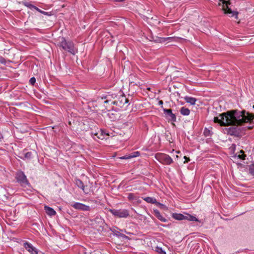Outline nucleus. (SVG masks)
I'll use <instances>...</instances> for the list:
<instances>
[{"instance_id":"obj_1","label":"nucleus","mask_w":254,"mask_h":254,"mask_svg":"<svg viewBox=\"0 0 254 254\" xmlns=\"http://www.w3.org/2000/svg\"><path fill=\"white\" fill-rule=\"evenodd\" d=\"M249 122H254V115L245 111L231 110L214 118V122L221 126H239Z\"/></svg>"},{"instance_id":"obj_2","label":"nucleus","mask_w":254,"mask_h":254,"mask_svg":"<svg viewBox=\"0 0 254 254\" xmlns=\"http://www.w3.org/2000/svg\"><path fill=\"white\" fill-rule=\"evenodd\" d=\"M60 46L64 50L67 51L72 55H75L77 53V49L74 47V44L71 42L66 41L64 38H62Z\"/></svg>"},{"instance_id":"obj_3","label":"nucleus","mask_w":254,"mask_h":254,"mask_svg":"<svg viewBox=\"0 0 254 254\" xmlns=\"http://www.w3.org/2000/svg\"><path fill=\"white\" fill-rule=\"evenodd\" d=\"M155 159L164 165H170L173 161L171 157L167 154L158 153L155 155Z\"/></svg>"},{"instance_id":"obj_4","label":"nucleus","mask_w":254,"mask_h":254,"mask_svg":"<svg viewBox=\"0 0 254 254\" xmlns=\"http://www.w3.org/2000/svg\"><path fill=\"white\" fill-rule=\"evenodd\" d=\"M114 104L116 105L120 108H126L128 105V100L125 95L120 96L117 100L113 102Z\"/></svg>"},{"instance_id":"obj_5","label":"nucleus","mask_w":254,"mask_h":254,"mask_svg":"<svg viewBox=\"0 0 254 254\" xmlns=\"http://www.w3.org/2000/svg\"><path fill=\"white\" fill-rule=\"evenodd\" d=\"M109 211L115 217L119 218H127L129 216L127 209H110Z\"/></svg>"},{"instance_id":"obj_6","label":"nucleus","mask_w":254,"mask_h":254,"mask_svg":"<svg viewBox=\"0 0 254 254\" xmlns=\"http://www.w3.org/2000/svg\"><path fill=\"white\" fill-rule=\"evenodd\" d=\"M230 0H220V1H222V8L224 10L225 13L227 14H231V16H235L236 18H237L238 13L236 11H233L231 10L230 8H229L228 5L230 4L229 2Z\"/></svg>"},{"instance_id":"obj_7","label":"nucleus","mask_w":254,"mask_h":254,"mask_svg":"<svg viewBox=\"0 0 254 254\" xmlns=\"http://www.w3.org/2000/svg\"><path fill=\"white\" fill-rule=\"evenodd\" d=\"M15 178L17 181L22 185L28 184L26 176L22 171H18L16 174Z\"/></svg>"},{"instance_id":"obj_8","label":"nucleus","mask_w":254,"mask_h":254,"mask_svg":"<svg viewBox=\"0 0 254 254\" xmlns=\"http://www.w3.org/2000/svg\"><path fill=\"white\" fill-rule=\"evenodd\" d=\"M71 206L75 209L80 211H90L91 209L89 206L80 202H73L71 204Z\"/></svg>"},{"instance_id":"obj_9","label":"nucleus","mask_w":254,"mask_h":254,"mask_svg":"<svg viewBox=\"0 0 254 254\" xmlns=\"http://www.w3.org/2000/svg\"><path fill=\"white\" fill-rule=\"evenodd\" d=\"M163 111L165 115V117L168 121L173 122H176V115L172 113V110L164 109Z\"/></svg>"},{"instance_id":"obj_10","label":"nucleus","mask_w":254,"mask_h":254,"mask_svg":"<svg viewBox=\"0 0 254 254\" xmlns=\"http://www.w3.org/2000/svg\"><path fill=\"white\" fill-rule=\"evenodd\" d=\"M25 249L31 254H38L37 249L34 247L31 244L28 242H25L23 244Z\"/></svg>"},{"instance_id":"obj_11","label":"nucleus","mask_w":254,"mask_h":254,"mask_svg":"<svg viewBox=\"0 0 254 254\" xmlns=\"http://www.w3.org/2000/svg\"><path fill=\"white\" fill-rule=\"evenodd\" d=\"M139 155L140 153L138 151H135L130 153V154L126 155L124 156L121 157L120 158L121 159H128L133 157L139 156Z\"/></svg>"},{"instance_id":"obj_12","label":"nucleus","mask_w":254,"mask_h":254,"mask_svg":"<svg viewBox=\"0 0 254 254\" xmlns=\"http://www.w3.org/2000/svg\"><path fill=\"white\" fill-rule=\"evenodd\" d=\"M92 135L94 139H103L105 138V134L103 133L102 131L100 130L98 132L92 133Z\"/></svg>"},{"instance_id":"obj_13","label":"nucleus","mask_w":254,"mask_h":254,"mask_svg":"<svg viewBox=\"0 0 254 254\" xmlns=\"http://www.w3.org/2000/svg\"><path fill=\"white\" fill-rule=\"evenodd\" d=\"M75 184L79 188H80L85 193H88V191L85 190V186L81 180L76 179L75 180Z\"/></svg>"},{"instance_id":"obj_14","label":"nucleus","mask_w":254,"mask_h":254,"mask_svg":"<svg viewBox=\"0 0 254 254\" xmlns=\"http://www.w3.org/2000/svg\"><path fill=\"white\" fill-rule=\"evenodd\" d=\"M146 202L152 204H156L157 205H161V203L158 202L156 199L154 197H145L142 198Z\"/></svg>"},{"instance_id":"obj_15","label":"nucleus","mask_w":254,"mask_h":254,"mask_svg":"<svg viewBox=\"0 0 254 254\" xmlns=\"http://www.w3.org/2000/svg\"><path fill=\"white\" fill-rule=\"evenodd\" d=\"M44 209L48 215L52 216H54L56 214V211L50 207H49L48 206H45Z\"/></svg>"},{"instance_id":"obj_16","label":"nucleus","mask_w":254,"mask_h":254,"mask_svg":"<svg viewBox=\"0 0 254 254\" xmlns=\"http://www.w3.org/2000/svg\"><path fill=\"white\" fill-rule=\"evenodd\" d=\"M172 217L178 220H183L186 219V214L183 215L180 213H173L172 214Z\"/></svg>"},{"instance_id":"obj_17","label":"nucleus","mask_w":254,"mask_h":254,"mask_svg":"<svg viewBox=\"0 0 254 254\" xmlns=\"http://www.w3.org/2000/svg\"><path fill=\"white\" fill-rule=\"evenodd\" d=\"M155 216L161 221L166 222L167 221V219L163 217L160 212L158 210H155L154 211Z\"/></svg>"},{"instance_id":"obj_18","label":"nucleus","mask_w":254,"mask_h":254,"mask_svg":"<svg viewBox=\"0 0 254 254\" xmlns=\"http://www.w3.org/2000/svg\"><path fill=\"white\" fill-rule=\"evenodd\" d=\"M184 99L187 103H190L192 105H195L196 101V99L195 98L190 96H186Z\"/></svg>"},{"instance_id":"obj_19","label":"nucleus","mask_w":254,"mask_h":254,"mask_svg":"<svg viewBox=\"0 0 254 254\" xmlns=\"http://www.w3.org/2000/svg\"><path fill=\"white\" fill-rule=\"evenodd\" d=\"M180 113L182 115L188 116L190 113V111L188 108L183 107L180 109Z\"/></svg>"},{"instance_id":"obj_20","label":"nucleus","mask_w":254,"mask_h":254,"mask_svg":"<svg viewBox=\"0 0 254 254\" xmlns=\"http://www.w3.org/2000/svg\"><path fill=\"white\" fill-rule=\"evenodd\" d=\"M185 220H188L189 221H199L198 219L196 218L195 216L191 215L189 214H186V219Z\"/></svg>"},{"instance_id":"obj_21","label":"nucleus","mask_w":254,"mask_h":254,"mask_svg":"<svg viewBox=\"0 0 254 254\" xmlns=\"http://www.w3.org/2000/svg\"><path fill=\"white\" fill-rule=\"evenodd\" d=\"M235 157H237L238 158H240L242 160H245L246 155L244 154V151L243 150H241L240 153L238 155H236Z\"/></svg>"},{"instance_id":"obj_22","label":"nucleus","mask_w":254,"mask_h":254,"mask_svg":"<svg viewBox=\"0 0 254 254\" xmlns=\"http://www.w3.org/2000/svg\"><path fill=\"white\" fill-rule=\"evenodd\" d=\"M155 251L159 254H166L165 251L162 248L157 246L155 248Z\"/></svg>"},{"instance_id":"obj_23","label":"nucleus","mask_w":254,"mask_h":254,"mask_svg":"<svg viewBox=\"0 0 254 254\" xmlns=\"http://www.w3.org/2000/svg\"><path fill=\"white\" fill-rule=\"evenodd\" d=\"M32 157V153L31 152H27L24 153V158L27 159H30Z\"/></svg>"},{"instance_id":"obj_24","label":"nucleus","mask_w":254,"mask_h":254,"mask_svg":"<svg viewBox=\"0 0 254 254\" xmlns=\"http://www.w3.org/2000/svg\"><path fill=\"white\" fill-rule=\"evenodd\" d=\"M173 38L172 37H167V38H161L159 40L160 42H165L167 40H169V41H172Z\"/></svg>"},{"instance_id":"obj_25","label":"nucleus","mask_w":254,"mask_h":254,"mask_svg":"<svg viewBox=\"0 0 254 254\" xmlns=\"http://www.w3.org/2000/svg\"><path fill=\"white\" fill-rule=\"evenodd\" d=\"M204 135L205 136H208L210 135V131L206 128H205L203 131Z\"/></svg>"},{"instance_id":"obj_26","label":"nucleus","mask_w":254,"mask_h":254,"mask_svg":"<svg viewBox=\"0 0 254 254\" xmlns=\"http://www.w3.org/2000/svg\"><path fill=\"white\" fill-rule=\"evenodd\" d=\"M127 198L130 200H132L134 199L135 196L132 193H129L128 194Z\"/></svg>"},{"instance_id":"obj_27","label":"nucleus","mask_w":254,"mask_h":254,"mask_svg":"<svg viewBox=\"0 0 254 254\" xmlns=\"http://www.w3.org/2000/svg\"><path fill=\"white\" fill-rule=\"evenodd\" d=\"M250 173L254 175V164L251 165L250 167Z\"/></svg>"},{"instance_id":"obj_28","label":"nucleus","mask_w":254,"mask_h":254,"mask_svg":"<svg viewBox=\"0 0 254 254\" xmlns=\"http://www.w3.org/2000/svg\"><path fill=\"white\" fill-rule=\"evenodd\" d=\"M25 5L26 6H27L28 7H29V8H30L31 9H35L36 8V6L31 4L26 3Z\"/></svg>"},{"instance_id":"obj_29","label":"nucleus","mask_w":254,"mask_h":254,"mask_svg":"<svg viewBox=\"0 0 254 254\" xmlns=\"http://www.w3.org/2000/svg\"><path fill=\"white\" fill-rule=\"evenodd\" d=\"M25 5L26 6H27L28 7H29V8H30L31 9H35L36 8V6L31 4L26 3Z\"/></svg>"},{"instance_id":"obj_30","label":"nucleus","mask_w":254,"mask_h":254,"mask_svg":"<svg viewBox=\"0 0 254 254\" xmlns=\"http://www.w3.org/2000/svg\"><path fill=\"white\" fill-rule=\"evenodd\" d=\"M35 9H36L37 11H38V12H39L41 13L44 14L45 15H47V12H45L44 11L41 10V9H40L39 8H38L37 7H36V8Z\"/></svg>"},{"instance_id":"obj_31","label":"nucleus","mask_w":254,"mask_h":254,"mask_svg":"<svg viewBox=\"0 0 254 254\" xmlns=\"http://www.w3.org/2000/svg\"><path fill=\"white\" fill-rule=\"evenodd\" d=\"M29 82L32 85H34L36 82V79L34 77H32L30 78Z\"/></svg>"},{"instance_id":"obj_32","label":"nucleus","mask_w":254,"mask_h":254,"mask_svg":"<svg viewBox=\"0 0 254 254\" xmlns=\"http://www.w3.org/2000/svg\"><path fill=\"white\" fill-rule=\"evenodd\" d=\"M5 60L4 58L0 57V63L2 64H5Z\"/></svg>"},{"instance_id":"obj_33","label":"nucleus","mask_w":254,"mask_h":254,"mask_svg":"<svg viewBox=\"0 0 254 254\" xmlns=\"http://www.w3.org/2000/svg\"><path fill=\"white\" fill-rule=\"evenodd\" d=\"M184 159L186 160V161L184 162V163L188 162L190 161V159L189 158H188L187 156H184Z\"/></svg>"},{"instance_id":"obj_34","label":"nucleus","mask_w":254,"mask_h":254,"mask_svg":"<svg viewBox=\"0 0 254 254\" xmlns=\"http://www.w3.org/2000/svg\"><path fill=\"white\" fill-rule=\"evenodd\" d=\"M159 104H163V101H159Z\"/></svg>"},{"instance_id":"obj_35","label":"nucleus","mask_w":254,"mask_h":254,"mask_svg":"<svg viewBox=\"0 0 254 254\" xmlns=\"http://www.w3.org/2000/svg\"><path fill=\"white\" fill-rule=\"evenodd\" d=\"M253 107L254 108V106H253Z\"/></svg>"}]
</instances>
